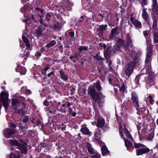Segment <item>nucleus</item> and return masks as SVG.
Masks as SVG:
<instances>
[{"label": "nucleus", "instance_id": "f257e3e1", "mask_svg": "<svg viewBox=\"0 0 158 158\" xmlns=\"http://www.w3.org/2000/svg\"><path fill=\"white\" fill-rule=\"evenodd\" d=\"M143 72H145V73L148 74V76L146 84L149 86L153 85L154 84L155 80L154 76L151 75V66L150 63L145 64V66L142 70Z\"/></svg>", "mask_w": 158, "mask_h": 158}, {"label": "nucleus", "instance_id": "f03ea898", "mask_svg": "<svg viewBox=\"0 0 158 158\" xmlns=\"http://www.w3.org/2000/svg\"><path fill=\"white\" fill-rule=\"evenodd\" d=\"M88 93L89 95H90L94 101H98V104L99 105H101V103L99 102V95H100L101 97L103 98L104 97L102 94L101 93L98 94V95L97 96L96 92L95 90V86L94 85L91 86L89 87L88 90Z\"/></svg>", "mask_w": 158, "mask_h": 158}, {"label": "nucleus", "instance_id": "7ed1b4c3", "mask_svg": "<svg viewBox=\"0 0 158 158\" xmlns=\"http://www.w3.org/2000/svg\"><path fill=\"white\" fill-rule=\"evenodd\" d=\"M8 96V94L5 92L2 91L1 93L0 102L2 103L6 111L8 109L9 105Z\"/></svg>", "mask_w": 158, "mask_h": 158}, {"label": "nucleus", "instance_id": "20e7f679", "mask_svg": "<svg viewBox=\"0 0 158 158\" xmlns=\"http://www.w3.org/2000/svg\"><path fill=\"white\" fill-rule=\"evenodd\" d=\"M22 39L23 43H22L20 42V46L22 47H23L24 46H26L25 50L24 51L23 55L25 56H28L29 54V51L30 50V45L28 40L23 35L22 36Z\"/></svg>", "mask_w": 158, "mask_h": 158}, {"label": "nucleus", "instance_id": "39448f33", "mask_svg": "<svg viewBox=\"0 0 158 158\" xmlns=\"http://www.w3.org/2000/svg\"><path fill=\"white\" fill-rule=\"evenodd\" d=\"M131 99L132 101L134 106L137 110L141 112H143L145 110L144 108H140L139 104V100L138 96L136 93L133 92L131 93Z\"/></svg>", "mask_w": 158, "mask_h": 158}, {"label": "nucleus", "instance_id": "423d86ee", "mask_svg": "<svg viewBox=\"0 0 158 158\" xmlns=\"http://www.w3.org/2000/svg\"><path fill=\"white\" fill-rule=\"evenodd\" d=\"M122 127L119 126V134L121 137L123 138H124L123 133H124L126 135L127 138L129 139V140L133 141V138L132 136L131 135L127 129L125 128L121 130V128Z\"/></svg>", "mask_w": 158, "mask_h": 158}, {"label": "nucleus", "instance_id": "0eeeda50", "mask_svg": "<svg viewBox=\"0 0 158 158\" xmlns=\"http://www.w3.org/2000/svg\"><path fill=\"white\" fill-rule=\"evenodd\" d=\"M135 64L133 62H131L125 66V72L127 75L130 76L132 73Z\"/></svg>", "mask_w": 158, "mask_h": 158}, {"label": "nucleus", "instance_id": "6e6552de", "mask_svg": "<svg viewBox=\"0 0 158 158\" xmlns=\"http://www.w3.org/2000/svg\"><path fill=\"white\" fill-rule=\"evenodd\" d=\"M15 132V128H7L5 129L3 131L4 136L7 138H10L11 136Z\"/></svg>", "mask_w": 158, "mask_h": 158}, {"label": "nucleus", "instance_id": "1a4fd4ad", "mask_svg": "<svg viewBox=\"0 0 158 158\" xmlns=\"http://www.w3.org/2000/svg\"><path fill=\"white\" fill-rule=\"evenodd\" d=\"M118 27L112 29L109 36V38L111 39L115 38L118 35Z\"/></svg>", "mask_w": 158, "mask_h": 158}, {"label": "nucleus", "instance_id": "9d476101", "mask_svg": "<svg viewBox=\"0 0 158 158\" xmlns=\"http://www.w3.org/2000/svg\"><path fill=\"white\" fill-rule=\"evenodd\" d=\"M147 8H143L142 9V16L143 19L148 23L150 21V18L149 15L146 11Z\"/></svg>", "mask_w": 158, "mask_h": 158}, {"label": "nucleus", "instance_id": "9b49d317", "mask_svg": "<svg viewBox=\"0 0 158 158\" xmlns=\"http://www.w3.org/2000/svg\"><path fill=\"white\" fill-rule=\"evenodd\" d=\"M131 22L133 25L138 28H141L142 27L141 23L136 19H134L133 17H131L130 19Z\"/></svg>", "mask_w": 158, "mask_h": 158}, {"label": "nucleus", "instance_id": "f8f14e48", "mask_svg": "<svg viewBox=\"0 0 158 158\" xmlns=\"http://www.w3.org/2000/svg\"><path fill=\"white\" fill-rule=\"evenodd\" d=\"M106 25H101L99 26V27L97 29V31L98 32V35L100 37H102L103 35V31L105 30L107 28Z\"/></svg>", "mask_w": 158, "mask_h": 158}, {"label": "nucleus", "instance_id": "ddd939ff", "mask_svg": "<svg viewBox=\"0 0 158 158\" xmlns=\"http://www.w3.org/2000/svg\"><path fill=\"white\" fill-rule=\"evenodd\" d=\"M150 150L148 148H140L136 150L137 155H140L143 154H146L149 152Z\"/></svg>", "mask_w": 158, "mask_h": 158}, {"label": "nucleus", "instance_id": "4468645a", "mask_svg": "<svg viewBox=\"0 0 158 158\" xmlns=\"http://www.w3.org/2000/svg\"><path fill=\"white\" fill-rule=\"evenodd\" d=\"M105 123V120L103 118L101 117H99L98 119L96 126L99 128L102 127L104 125Z\"/></svg>", "mask_w": 158, "mask_h": 158}, {"label": "nucleus", "instance_id": "2eb2a0df", "mask_svg": "<svg viewBox=\"0 0 158 158\" xmlns=\"http://www.w3.org/2000/svg\"><path fill=\"white\" fill-rule=\"evenodd\" d=\"M152 10L154 13L156 14H157L158 7L157 0H152Z\"/></svg>", "mask_w": 158, "mask_h": 158}, {"label": "nucleus", "instance_id": "dca6fc26", "mask_svg": "<svg viewBox=\"0 0 158 158\" xmlns=\"http://www.w3.org/2000/svg\"><path fill=\"white\" fill-rule=\"evenodd\" d=\"M110 49L109 47H108L104 50V54L105 58L106 59H109L110 57Z\"/></svg>", "mask_w": 158, "mask_h": 158}, {"label": "nucleus", "instance_id": "f3484780", "mask_svg": "<svg viewBox=\"0 0 158 158\" xmlns=\"http://www.w3.org/2000/svg\"><path fill=\"white\" fill-rule=\"evenodd\" d=\"M86 145L89 153L90 154H93L94 152H95L91 144L89 143H87Z\"/></svg>", "mask_w": 158, "mask_h": 158}, {"label": "nucleus", "instance_id": "a211bd4d", "mask_svg": "<svg viewBox=\"0 0 158 158\" xmlns=\"http://www.w3.org/2000/svg\"><path fill=\"white\" fill-rule=\"evenodd\" d=\"M123 139L124 141L125 146L127 147V149H133V146L132 143L129 142L128 140L126 139L125 138H123Z\"/></svg>", "mask_w": 158, "mask_h": 158}, {"label": "nucleus", "instance_id": "6ab92c4d", "mask_svg": "<svg viewBox=\"0 0 158 158\" xmlns=\"http://www.w3.org/2000/svg\"><path fill=\"white\" fill-rule=\"evenodd\" d=\"M60 76L61 78L64 81H66L68 80V76L62 70L60 71Z\"/></svg>", "mask_w": 158, "mask_h": 158}, {"label": "nucleus", "instance_id": "aec40b11", "mask_svg": "<svg viewBox=\"0 0 158 158\" xmlns=\"http://www.w3.org/2000/svg\"><path fill=\"white\" fill-rule=\"evenodd\" d=\"M101 150L102 154L103 156L109 155L110 152L105 146H103L101 148Z\"/></svg>", "mask_w": 158, "mask_h": 158}, {"label": "nucleus", "instance_id": "412c9836", "mask_svg": "<svg viewBox=\"0 0 158 158\" xmlns=\"http://www.w3.org/2000/svg\"><path fill=\"white\" fill-rule=\"evenodd\" d=\"M12 105L16 107H19L21 103L17 99L15 98H12Z\"/></svg>", "mask_w": 158, "mask_h": 158}, {"label": "nucleus", "instance_id": "4be33fe9", "mask_svg": "<svg viewBox=\"0 0 158 158\" xmlns=\"http://www.w3.org/2000/svg\"><path fill=\"white\" fill-rule=\"evenodd\" d=\"M152 19L153 20L152 28L153 30H156L157 29V24L156 18L154 15H152Z\"/></svg>", "mask_w": 158, "mask_h": 158}, {"label": "nucleus", "instance_id": "5701e85b", "mask_svg": "<svg viewBox=\"0 0 158 158\" xmlns=\"http://www.w3.org/2000/svg\"><path fill=\"white\" fill-rule=\"evenodd\" d=\"M22 153H26L27 152V149L25 145L21 144L19 147Z\"/></svg>", "mask_w": 158, "mask_h": 158}, {"label": "nucleus", "instance_id": "b1692460", "mask_svg": "<svg viewBox=\"0 0 158 158\" xmlns=\"http://www.w3.org/2000/svg\"><path fill=\"white\" fill-rule=\"evenodd\" d=\"M81 131L82 133L85 135H90V134L89 130L86 127L81 128Z\"/></svg>", "mask_w": 158, "mask_h": 158}, {"label": "nucleus", "instance_id": "393cba45", "mask_svg": "<svg viewBox=\"0 0 158 158\" xmlns=\"http://www.w3.org/2000/svg\"><path fill=\"white\" fill-rule=\"evenodd\" d=\"M126 39L127 41V43L128 45L130 47L132 46V40L129 34H127L126 37Z\"/></svg>", "mask_w": 158, "mask_h": 158}, {"label": "nucleus", "instance_id": "a878e982", "mask_svg": "<svg viewBox=\"0 0 158 158\" xmlns=\"http://www.w3.org/2000/svg\"><path fill=\"white\" fill-rule=\"evenodd\" d=\"M94 139L98 143L100 142V134L99 132H96V133L95 135Z\"/></svg>", "mask_w": 158, "mask_h": 158}, {"label": "nucleus", "instance_id": "bb28decb", "mask_svg": "<svg viewBox=\"0 0 158 158\" xmlns=\"http://www.w3.org/2000/svg\"><path fill=\"white\" fill-rule=\"evenodd\" d=\"M118 41H117L114 46L113 51L114 52H118Z\"/></svg>", "mask_w": 158, "mask_h": 158}, {"label": "nucleus", "instance_id": "cd10ccee", "mask_svg": "<svg viewBox=\"0 0 158 158\" xmlns=\"http://www.w3.org/2000/svg\"><path fill=\"white\" fill-rule=\"evenodd\" d=\"M10 143L11 145H15L18 146V147L21 144L19 143L16 140H10Z\"/></svg>", "mask_w": 158, "mask_h": 158}, {"label": "nucleus", "instance_id": "c85d7f7f", "mask_svg": "<svg viewBox=\"0 0 158 158\" xmlns=\"http://www.w3.org/2000/svg\"><path fill=\"white\" fill-rule=\"evenodd\" d=\"M43 31V29L41 27H37L36 31V33L39 36H40L42 35V32Z\"/></svg>", "mask_w": 158, "mask_h": 158}, {"label": "nucleus", "instance_id": "c756f323", "mask_svg": "<svg viewBox=\"0 0 158 158\" xmlns=\"http://www.w3.org/2000/svg\"><path fill=\"white\" fill-rule=\"evenodd\" d=\"M18 69H20V73L21 75H24L26 72V69L23 67L18 66Z\"/></svg>", "mask_w": 158, "mask_h": 158}, {"label": "nucleus", "instance_id": "7c9ffc66", "mask_svg": "<svg viewBox=\"0 0 158 158\" xmlns=\"http://www.w3.org/2000/svg\"><path fill=\"white\" fill-rule=\"evenodd\" d=\"M93 155L91 156L92 158H101V154L98 152H94Z\"/></svg>", "mask_w": 158, "mask_h": 158}, {"label": "nucleus", "instance_id": "2f4dec72", "mask_svg": "<svg viewBox=\"0 0 158 158\" xmlns=\"http://www.w3.org/2000/svg\"><path fill=\"white\" fill-rule=\"evenodd\" d=\"M94 85L95 86V87L96 89L98 91H100L101 90V86L100 82L99 81H97L95 84V85Z\"/></svg>", "mask_w": 158, "mask_h": 158}, {"label": "nucleus", "instance_id": "473e14b6", "mask_svg": "<svg viewBox=\"0 0 158 158\" xmlns=\"http://www.w3.org/2000/svg\"><path fill=\"white\" fill-rule=\"evenodd\" d=\"M56 44V41L55 40H53L50 42H49L48 44L46 45V47L48 48H50L54 45Z\"/></svg>", "mask_w": 158, "mask_h": 158}, {"label": "nucleus", "instance_id": "72a5a7b5", "mask_svg": "<svg viewBox=\"0 0 158 158\" xmlns=\"http://www.w3.org/2000/svg\"><path fill=\"white\" fill-rule=\"evenodd\" d=\"M14 112L15 113H19L21 114L22 115H24V112L23 110L22 109H14Z\"/></svg>", "mask_w": 158, "mask_h": 158}, {"label": "nucleus", "instance_id": "f704fd0d", "mask_svg": "<svg viewBox=\"0 0 158 158\" xmlns=\"http://www.w3.org/2000/svg\"><path fill=\"white\" fill-rule=\"evenodd\" d=\"M152 52L151 48H147L146 56L151 57L152 56Z\"/></svg>", "mask_w": 158, "mask_h": 158}, {"label": "nucleus", "instance_id": "c9c22d12", "mask_svg": "<svg viewBox=\"0 0 158 158\" xmlns=\"http://www.w3.org/2000/svg\"><path fill=\"white\" fill-rule=\"evenodd\" d=\"M154 42L158 43V32L154 33Z\"/></svg>", "mask_w": 158, "mask_h": 158}, {"label": "nucleus", "instance_id": "e433bc0d", "mask_svg": "<svg viewBox=\"0 0 158 158\" xmlns=\"http://www.w3.org/2000/svg\"><path fill=\"white\" fill-rule=\"evenodd\" d=\"M121 87L119 89V91L122 92H123L125 91V85L123 84H121Z\"/></svg>", "mask_w": 158, "mask_h": 158}, {"label": "nucleus", "instance_id": "4c0bfd02", "mask_svg": "<svg viewBox=\"0 0 158 158\" xmlns=\"http://www.w3.org/2000/svg\"><path fill=\"white\" fill-rule=\"evenodd\" d=\"M139 77H136L135 79V84L137 85L135 86V87H137L140 86V85L139 84Z\"/></svg>", "mask_w": 158, "mask_h": 158}, {"label": "nucleus", "instance_id": "58836bf2", "mask_svg": "<svg viewBox=\"0 0 158 158\" xmlns=\"http://www.w3.org/2000/svg\"><path fill=\"white\" fill-rule=\"evenodd\" d=\"M78 50L80 52H81L82 50H88V47L86 46H81L79 47V48H78Z\"/></svg>", "mask_w": 158, "mask_h": 158}, {"label": "nucleus", "instance_id": "ea45409f", "mask_svg": "<svg viewBox=\"0 0 158 158\" xmlns=\"http://www.w3.org/2000/svg\"><path fill=\"white\" fill-rule=\"evenodd\" d=\"M134 144V147L136 148H137L139 147L144 146L143 144L139 143H135Z\"/></svg>", "mask_w": 158, "mask_h": 158}, {"label": "nucleus", "instance_id": "a19ab883", "mask_svg": "<svg viewBox=\"0 0 158 158\" xmlns=\"http://www.w3.org/2000/svg\"><path fill=\"white\" fill-rule=\"evenodd\" d=\"M151 40H147L146 44L147 48H151V45L150 44Z\"/></svg>", "mask_w": 158, "mask_h": 158}, {"label": "nucleus", "instance_id": "79ce46f5", "mask_svg": "<svg viewBox=\"0 0 158 158\" xmlns=\"http://www.w3.org/2000/svg\"><path fill=\"white\" fill-rule=\"evenodd\" d=\"M83 21V19L82 18V17L81 16V18L80 19L77 21V23H76V25L77 26H79L81 24L80 23L82 22Z\"/></svg>", "mask_w": 158, "mask_h": 158}, {"label": "nucleus", "instance_id": "37998d69", "mask_svg": "<svg viewBox=\"0 0 158 158\" xmlns=\"http://www.w3.org/2000/svg\"><path fill=\"white\" fill-rule=\"evenodd\" d=\"M151 60V57L146 56V60H145V63L146 64H149V62Z\"/></svg>", "mask_w": 158, "mask_h": 158}, {"label": "nucleus", "instance_id": "c03bdc74", "mask_svg": "<svg viewBox=\"0 0 158 158\" xmlns=\"http://www.w3.org/2000/svg\"><path fill=\"white\" fill-rule=\"evenodd\" d=\"M65 106V104H63L62 105L61 107V108L60 109V111L61 112H62L63 113H66V110H65V109H63V108H62V107H64Z\"/></svg>", "mask_w": 158, "mask_h": 158}, {"label": "nucleus", "instance_id": "a18cd8bd", "mask_svg": "<svg viewBox=\"0 0 158 158\" xmlns=\"http://www.w3.org/2000/svg\"><path fill=\"white\" fill-rule=\"evenodd\" d=\"M27 89V87L25 86L23 87L21 89V90L22 92L24 94H26V92Z\"/></svg>", "mask_w": 158, "mask_h": 158}, {"label": "nucleus", "instance_id": "49530a36", "mask_svg": "<svg viewBox=\"0 0 158 158\" xmlns=\"http://www.w3.org/2000/svg\"><path fill=\"white\" fill-rule=\"evenodd\" d=\"M29 120V118L27 116H24L23 118V121L24 122H27Z\"/></svg>", "mask_w": 158, "mask_h": 158}, {"label": "nucleus", "instance_id": "de8ad7c7", "mask_svg": "<svg viewBox=\"0 0 158 158\" xmlns=\"http://www.w3.org/2000/svg\"><path fill=\"white\" fill-rule=\"evenodd\" d=\"M59 27V25H58L55 24L53 27V28L56 31H57Z\"/></svg>", "mask_w": 158, "mask_h": 158}, {"label": "nucleus", "instance_id": "09e8293b", "mask_svg": "<svg viewBox=\"0 0 158 158\" xmlns=\"http://www.w3.org/2000/svg\"><path fill=\"white\" fill-rule=\"evenodd\" d=\"M94 57L97 60H101V58L98 55H97L96 56H94Z\"/></svg>", "mask_w": 158, "mask_h": 158}, {"label": "nucleus", "instance_id": "8fccbe9b", "mask_svg": "<svg viewBox=\"0 0 158 158\" xmlns=\"http://www.w3.org/2000/svg\"><path fill=\"white\" fill-rule=\"evenodd\" d=\"M142 3H141V5L142 6H143V4L144 5H146L147 4V0H142Z\"/></svg>", "mask_w": 158, "mask_h": 158}, {"label": "nucleus", "instance_id": "3c124183", "mask_svg": "<svg viewBox=\"0 0 158 158\" xmlns=\"http://www.w3.org/2000/svg\"><path fill=\"white\" fill-rule=\"evenodd\" d=\"M44 104L46 106H48L49 105V102L46 100H45L44 101Z\"/></svg>", "mask_w": 158, "mask_h": 158}, {"label": "nucleus", "instance_id": "603ef678", "mask_svg": "<svg viewBox=\"0 0 158 158\" xmlns=\"http://www.w3.org/2000/svg\"><path fill=\"white\" fill-rule=\"evenodd\" d=\"M31 93V92L30 90L27 89L26 92V94H25L29 95Z\"/></svg>", "mask_w": 158, "mask_h": 158}, {"label": "nucleus", "instance_id": "864d4df0", "mask_svg": "<svg viewBox=\"0 0 158 158\" xmlns=\"http://www.w3.org/2000/svg\"><path fill=\"white\" fill-rule=\"evenodd\" d=\"M119 45L121 44L122 45L124 43V41L123 40L119 39Z\"/></svg>", "mask_w": 158, "mask_h": 158}, {"label": "nucleus", "instance_id": "5fc2aeb1", "mask_svg": "<svg viewBox=\"0 0 158 158\" xmlns=\"http://www.w3.org/2000/svg\"><path fill=\"white\" fill-rule=\"evenodd\" d=\"M106 60H107V62L108 63V65L109 66H110L112 63L111 61L109 59Z\"/></svg>", "mask_w": 158, "mask_h": 158}, {"label": "nucleus", "instance_id": "6e6d98bb", "mask_svg": "<svg viewBox=\"0 0 158 158\" xmlns=\"http://www.w3.org/2000/svg\"><path fill=\"white\" fill-rule=\"evenodd\" d=\"M54 74V72L52 71L50 73L48 74V76L49 77H50L52 75H53Z\"/></svg>", "mask_w": 158, "mask_h": 158}, {"label": "nucleus", "instance_id": "4d7b16f0", "mask_svg": "<svg viewBox=\"0 0 158 158\" xmlns=\"http://www.w3.org/2000/svg\"><path fill=\"white\" fill-rule=\"evenodd\" d=\"M38 18H40V19H39L40 22V23H42L43 22V19H42V16H39V15H38Z\"/></svg>", "mask_w": 158, "mask_h": 158}, {"label": "nucleus", "instance_id": "13d9d810", "mask_svg": "<svg viewBox=\"0 0 158 158\" xmlns=\"http://www.w3.org/2000/svg\"><path fill=\"white\" fill-rule=\"evenodd\" d=\"M35 123H36L35 124H36L37 126L40 124L41 123L39 121V120L38 119H37Z\"/></svg>", "mask_w": 158, "mask_h": 158}, {"label": "nucleus", "instance_id": "bf43d9fd", "mask_svg": "<svg viewBox=\"0 0 158 158\" xmlns=\"http://www.w3.org/2000/svg\"><path fill=\"white\" fill-rule=\"evenodd\" d=\"M143 33L144 35L145 36H147L148 34V32L147 31H144Z\"/></svg>", "mask_w": 158, "mask_h": 158}, {"label": "nucleus", "instance_id": "052dcab7", "mask_svg": "<svg viewBox=\"0 0 158 158\" xmlns=\"http://www.w3.org/2000/svg\"><path fill=\"white\" fill-rule=\"evenodd\" d=\"M114 92L115 93V94L117 95L118 94V88L116 87H114Z\"/></svg>", "mask_w": 158, "mask_h": 158}, {"label": "nucleus", "instance_id": "680f3d73", "mask_svg": "<svg viewBox=\"0 0 158 158\" xmlns=\"http://www.w3.org/2000/svg\"><path fill=\"white\" fill-rule=\"evenodd\" d=\"M69 34L70 35L71 37H73L74 36V33L73 32H70L69 33Z\"/></svg>", "mask_w": 158, "mask_h": 158}, {"label": "nucleus", "instance_id": "e2e57ef3", "mask_svg": "<svg viewBox=\"0 0 158 158\" xmlns=\"http://www.w3.org/2000/svg\"><path fill=\"white\" fill-rule=\"evenodd\" d=\"M99 17L101 18L100 20L101 21H102L103 19V16L101 14H100L99 15Z\"/></svg>", "mask_w": 158, "mask_h": 158}, {"label": "nucleus", "instance_id": "0e129e2a", "mask_svg": "<svg viewBox=\"0 0 158 158\" xmlns=\"http://www.w3.org/2000/svg\"><path fill=\"white\" fill-rule=\"evenodd\" d=\"M10 126L13 128H15L16 127V125L14 124H11Z\"/></svg>", "mask_w": 158, "mask_h": 158}, {"label": "nucleus", "instance_id": "69168bd1", "mask_svg": "<svg viewBox=\"0 0 158 158\" xmlns=\"http://www.w3.org/2000/svg\"><path fill=\"white\" fill-rule=\"evenodd\" d=\"M72 105V103L69 102H68L67 104V105L68 106H69Z\"/></svg>", "mask_w": 158, "mask_h": 158}, {"label": "nucleus", "instance_id": "338daca9", "mask_svg": "<svg viewBox=\"0 0 158 158\" xmlns=\"http://www.w3.org/2000/svg\"><path fill=\"white\" fill-rule=\"evenodd\" d=\"M49 69V67H47L45 68H44V69L45 71H47L48 69Z\"/></svg>", "mask_w": 158, "mask_h": 158}, {"label": "nucleus", "instance_id": "774afa93", "mask_svg": "<svg viewBox=\"0 0 158 158\" xmlns=\"http://www.w3.org/2000/svg\"><path fill=\"white\" fill-rule=\"evenodd\" d=\"M154 102V101L152 99L150 100V103L152 104H153V102Z\"/></svg>", "mask_w": 158, "mask_h": 158}]
</instances>
